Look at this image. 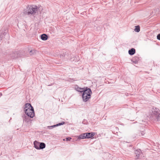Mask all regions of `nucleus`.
I'll list each match as a JSON object with an SVG mask.
<instances>
[{
    "mask_svg": "<svg viewBox=\"0 0 160 160\" xmlns=\"http://www.w3.org/2000/svg\"><path fill=\"white\" fill-rule=\"evenodd\" d=\"M34 147L37 149H39V142L36 141H34Z\"/></svg>",
    "mask_w": 160,
    "mask_h": 160,
    "instance_id": "nucleus-10",
    "label": "nucleus"
},
{
    "mask_svg": "<svg viewBox=\"0 0 160 160\" xmlns=\"http://www.w3.org/2000/svg\"><path fill=\"white\" fill-rule=\"evenodd\" d=\"M23 120V122H28L30 120V117L28 116L27 115V116L25 115H23L22 116Z\"/></svg>",
    "mask_w": 160,
    "mask_h": 160,
    "instance_id": "nucleus-8",
    "label": "nucleus"
},
{
    "mask_svg": "<svg viewBox=\"0 0 160 160\" xmlns=\"http://www.w3.org/2000/svg\"><path fill=\"white\" fill-rule=\"evenodd\" d=\"M67 55L66 54V52H65V53H63L61 54L60 55V57H66Z\"/></svg>",
    "mask_w": 160,
    "mask_h": 160,
    "instance_id": "nucleus-21",
    "label": "nucleus"
},
{
    "mask_svg": "<svg viewBox=\"0 0 160 160\" xmlns=\"http://www.w3.org/2000/svg\"><path fill=\"white\" fill-rule=\"evenodd\" d=\"M24 111L25 114L31 118H33L35 116L33 108L29 103H26L25 105Z\"/></svg>",
    "mask_w": 160,
    "mask_h": 160,
    "instance_id": "nucleus-1",
    "label": "nucleus"
},
{
    "mask_svg": "<svg viewBox=\"0 0 160 160\" xmlns=\"http://www.w3.org/2000/svg\"><path fill=\"white\" fill-rule=\"evenodd\" d=\"M129 146L130 147H132V146L131 145H129Z\"/></svg>",
    "mask_w": 160,
    "mask_h": 160,
    "instance_id": "nucleus-25",
    "label": "nucleus"
},
{
    "mask_svg": "<svg viewBox=\"0 0 160 160\" xmlns=\"http://www.w3.org/2000/svg\"><path fill=\"white\" fill-rule=\"evenodd\" d=\"M86 138H89L95 135V132H86L85 133Z\"/></svg>",
    "mask_w": 160,
    "mask_h": 160,
    "instance_id": "nucleus-7",
    "label": "nucleus"
},
{
    "mask_svg": "<svg viewBox=\"0 0 160 160\" xmlns=\"http://www.w3.org/2000/svg\"><path fill=\"white\" fill-rule=\"evenodd\" d=\"M86 135L85 133H82L78 136V139H86Z\"/></svg>",
    "mask_w": 160,
    "mask_h": 160,
    "instance_id": "nucleus-9",
    "label": "nucleus"
},
{
    "mask_svg": "<svg viewBox=\"0 0 160 160\" xmlns=\"http://www.w3.org/2000/svg\"><path fill=\"white\" fill-rule=\"evenodd\" d=\"M86 89L85 88H81L78 87L77 88H76L75 89L78 92L83 93V92L85 91V89Z\"/></svg>",
    "mask_w": 160,
    "mask_h": 160,
    "instance_id": "nucleus-12",
    "label": "nucleus"
},
{
    "mask_svg": "<svg viewBox=\"0 0 160 160\" xmlns=\"http://www.w3.org/2000/svg\"><path fill=\"white\" fill-rule=\"evenodd\" d=\"M35 51L33 49L32 50H31L29 52V54L31 55H33L35 53Z\"/></svg>",
    "mask_w": 160,
    "mask_h": 160,
    "instance_id": "nucleus-18",
    "label": "nucleus"
},
{
    "mask_svg": "<svg viewBox=\"0 0 160 160\" xmlns=\"http://www.w3.org/2000/svg\"><path fill=\"white\" fill-rule=\"evenodd\" d=\"M38 11V7L36 6L28 5L24 13L28 15H35Z\"/></svg>",
    "mask_w": 160,
    "mask_h": 160,
    "instance_id": "nucleus-2",
    "label": "nucleus"
},
{
    "mask_svg": "<svg viewBox=\"0 0 160 160\" xmlns=\"http://www.w3.org/2000/svg\"><path fill=\"white\" fill-rule=\"evenodd\" d=\"M154 110V111H152L151 118L152 119L156 121H158L160 120V111L157 108H155V110Z\"/></svg>",
    "mask_w": 160,
    "mask_h": 160,
    "instance_id": "nucleus-4",
    "label": "nucleus"
},
{
    "mask_svg": "<svg viewBox=\"0 0 160 160\" xmlns=\"http://www.w3.org/2000/svg\"><path fill=\"white\" fill-rule=\"evenodd\" d=\"M19 51H17L13 52L10 55V57L12 59H16L20 56V54L19 53Z\"/></svg>",
    "mask_w": 160,
    "mask_h": 160,
    "instance_id": "nucleus-5",
    "label": "nucleus"
},
{
    "mask_svg": "<svg viewBox=\"0 0 160 160\" xmlns=\"http://www.w3.org/2000/svg\"><path fill=\"white\" fill-rule=\"evenodd\" d=\"M135 49L134 48H132L128 51V53L131 55H133L135 53Z\"/></svg>",
    "mask_w": 160,
    "mask_h": 160,
    "instance_id": "nucleus-13",
    "label": "nucleus"
},
{
    "mask_svg": "<svg viewBox=\"0 0 160 160\" xmlns=\"http://www.w3.org/2000/svg\"><path fill=\"white\" fill-rule=\"evenodd\" d=\"M139 60V58L138 57H134L132 59L133 62L135 63H137Z\"/></svg>",
    "mask_w": 160,
    "mask_h": 160,
    "instance_id": "nucleus-16",
    "label": "nucleus"
},
{
    "mask_svg": "<svg viewBox=\"0 0 160 160\" xmlns=\"http://www.w3.org/2000/svg\"><path fill=\"white\" fill-rule=\"evenodd\" d=\"M56 127V125L51 126H48V128L49 129H52L53 128Z\"/></svg>",
    "mask_w": 160,
    "mask_h": 160,
    "instance_id": "nucleus-20",
    "label": "nucleus"
},
{
    "mask_svg": "<svg viewBox=\"0 0 160 160\" xmlns=\"http://www.w3.org/2000/svg\"><path fill=\"white\" fill-rule=\"evenodd\" d=\"M134 153L136 155V159H139L142 157V153L140 149L134 150Z\"/></svg>",
    "mask_w": 160,
    "mask_h": 160,
    "instance_id": "nucleus-6",
    "label": "nucleus"
},
{
    "mask_svg": "<svg viewBox=\"0 0 160 160\" xmlns=\"http://www.w3.org/2000/svg\"><path fill=\"white\" fill-rule=\"evenodd\" d=\"M66 139V141H70L71 139V138L70 137L67 138Z\"/></svg>",
    "mask_w": 160,
    "mask_h": 160,
    "instance_id": "nucleus-23",
    "label": "nucleus"
},
{
    "mask_svg": "<svg viewBox=\"0 0 160 160\" xmlns=\"http://www.w3.org/2000/svg\"><path fill=\"white\" fill-rule=\"evenodd\" d=\"M92 93L91 90L88 87L86 88L85 91L82 94V98L85 102L88 101L91 98V94Z\"/></svg>",
    "mask_w": 160,
    "mask_h": 160,
    "instance_id": "nucleus-3",
    "label": "nucleus"
},
{
    "mask_svg": "<svg viewBox=\"0 0 160 160\" xmlns=\"http://www.w3.org/2000/svg\"><path fill=\"white\" fill-rule=\"evenodd\" d=\"M65 123V122H62L59 123L58 124H57L56 125V127H57L59 126L63 125Z\"/></svg>",
    "mask_w": 160,
    "mask_h": 160,
    "instance_id": "nucleus-19",
    "label": "nucleus"
},
{
    "mask_svg": "<svg viewBox=\"0 0 160 160\" xmlns=\"http://www.w3.org/2000/svg\"><path fill=\"white\" fill-rule=\"evenodd\" d=\"M41 38L43 40H46L48 39V36L46 34H42L41 35Z\"/></svg>",
    "mask_w": 160,
    "mask_h": 160,
    "instance_id": "nucleus-11",
    "label": "nucleus"
},
{
    "mask_svg": "<svg viewBox=\"0 0 160 160\" xmlns=\"http://www.w3.org/2000/svg\"><path fill=\"white\" fill-rule=\"evenodd\" d=\"M145 134V132L144 131H141L139 133V136H143Z\"/></svg>",
    "mask_w": 160,
    "mask_h": 160,
    "instance_id": "nucleus-22",
    "label": "nucleus"
},
{
    "mask_svg": "<svg viewBox=\"0 0 160 160\" xmlns=\"http://www.w3.org/2000/svg\"><path fill=\"white\" fill-rule=\"evenodd\" d=\"M6 34V32L3 33L2 31H0V41L2 40V39Z\"/></svg>",
    "mask_w": 160,
    "mask_h": 160,
    "instance_id": "nucleus-15",
    "label": "nucleus"
},
{
    "mask_svg": "<svg viewBox=\"0 0 160 160\" xmlns=\"http://www.w3.org/2000/svg\"><path fill=\"white\" fill-rule=\"evenodd\" d=\"M46 147V144L44 142H39V149L44 148Z\"/></svg>",
    "mask_w": 160,
    "mask_h": 160,
    "instance_id": "nucleus-14",
    "label": "nucleus"
},
{
    "mask_svg": "<svg viewBox=\"0 0 160 160\" xmlns=\"http://www.w3.org/2000/svg\"><path fill=\"white\" fill-rule=\"evenodd\" d=\"M157 38L159 40H160V33L158 34L157 36Z\"/></svg>",
    "mask_w": 160,
    "mask_h": 160,
    "instance_id": "nucleus-24",
    "label": "nucleus"
},
{
    "mask_svg": "<svg viewBox=\"0 0 160 160\" xmlns=\"http://www.w3.org/2000/svg\"><path fill=\"white\" fill-rule=\"evenodd\" d=\"M140 30V27L138 25L135 26L134 31L137 32H139Z\"/></svg>",
    "mask_w": 160,
    "mask_h": 160,
    "instance_id": "nucleus-17",
    "label": "nucleus"
}]
</instances>
